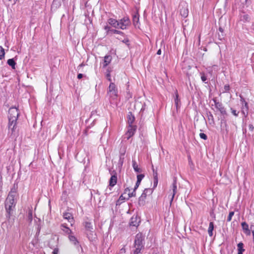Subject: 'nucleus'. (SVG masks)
Wrapping results in <instances>:
<instances>
[{
	"label": "nucleus",
	"mask_w": 254,
	"mask_h": 254,
	"mask_svg": "<svg viewBox=\"0 0 254 254\" xmlns=\"http://www.w3.org/2000/svg\"><path fill=\"white\" fill-rule=\"evenodd\" d=\"M108 23L115 28H119L118 21L115 19L110 18L108 20Z\"/></svg>",
	"instance_id": "f3484780"
},
{
	"label": "nucleus",
	"mask_w": 254,
	"mask_h": 254,
	"mask_svg": "<svg viewBox=\"0 0 254 254\" xmlns=\"http://www.w3.org/2000/svg\"><path fill=\"white\" fill-rule=\"evenodd\" d=\"M139 21V15L138 13L134 14L132 17L133 24L135 26H136Z\"/></svg>",
	"instance_id": "5701e85b"
},
{
	"label": "nucleus",
	"mask_w": 254,
	"mask_h": 254,
	"mask_svg": "<svg viewBox=\"0 0 254 254\" xmlns=\"http://www.w3.org/2000/svg\"><path fill=\"white\" fill-rule=\"evenodd\" d=\"M125 154V151H124L123 152H121L120 155H123V157H124Z\"/></svg>",
	"instance_id": "13d9d810"
},
{
	"label": "nucleus",
	"mask_w": 254,
	"mask_h": 254,
	"mask_svg": "<svg viewBox=\"0 0 254 254\" xmlns=\"http://www.w3.org/2000/svg\"><path fill=\"white\" fill-rule=\"evenodd\" d=\"M134 116L132 114L131 112H129L127 115V121L128 125H132V124L134 121Z\"/></svg>",
	"instance_id": "b1692460"
},
{
	"label": "nucleus",
	"mask_w": 254,
	"mask_h": 254,
	"mask_svg": "<svg viewBox=\"0 0 254 254\" xmlns=\"http://www.w3.org/2000/svg\"><path fill=\"white\" fill-rule=\"evenodd\" d=\"M219 31H220L222 33L223 32V28L222 27H219Z\"/></svg>",
	"instance_id": "bf43d9fd"
},
{
	"label": "nucleus",
	"mask_w": 254,
	"mask_h": 254,
	"mask_svg": "<svg viewBox=\"0 0 254 254\" xmlns=\"http://www.w3.org/2000/svg\"><path fill=\"white\" fill-rule=\"evenodd\" d=\"M231 112H232V113L236 117L238 116V112H237L236 110H234L233 109L231 108Z\"/></svg>",
	"instance_id": "49530a36"
},
{
	"label": "nucleus",
	"mask_w": 254,
	"mask_h": 254,
	"mask_svg": "<svg viewBox=\"0 0 254 254\" xmlns=\"http://www.w3.org/2000/svg\"><path fill=\"white\" fill-rule=\"evenodd\" d=\"M245 103V107L248 109V104L246 101L244 102Z\"/></svg>",
	"instance_id": "5fc2aeb1"
},
{
	"label": "nucleus",
	"mask_w": 254,
	"mask_h": 254,
	"mask_svg": "<svg viewBox=\"0 0 254 254\" xmlns=\"http://www.w3.org/2000/svg\"><path fill=\"white\" fill-rule=\"evenodd\" d=\"M3 58L0 56V60L2 59Z\"/></svg>",
	"instance_id": "69168bd1"
},
{
	"label": "nucleus",
	"mask_w": 254,
	"mask_h": 254,
	"mask_svg": "<svg viewBox=\"0 0 254 254\" xmlns=\"http://www.w3.org/2000/svg\"><path fill=\"white\" fill-rule=\"evenodd\" d=\"M224 92H228L230 90V86L228 84H226L224 87Z\"/></svg>",
	"instance_id": "a18cd8bd"
},
{
	"label": "nucleus",
	"mask_w": 254,
	"mask_h": 254,
	"mask_svg": "<svg viewBox=\"0 0 254 254\" xmlns=\"http://www.w3.org/2000/svg\"><path fill=\"white\" fill-rule=\"evenodd\" d=\"M158 183V177L154 178L153 188H155L157 187Z\"/></svg>",
	"instance_id": "c9c22d12"
},
{
	"label": "nucleus",
	"mask_w": 254,
	"mask_h": 254,
	"mask_svg": "<svg viewBox=\"0 0 254 254\" xmlns=\"http://www.w3.org/2000/svg\"><path fill=\"white\" fill-rule=\"evenodd\" d=\"M144 238L141 234H137L134 242V254H142L141 251L144 249Z\"/></svg>",
	"instance_id": "f257e3e1"
},
{
	"label": "nucleus",
	"mask_w": 254,
	"mask_h": 254,
	"mask_svg": "<svg viewBox=\"0 0 254 254\" xmlns=\"http://www.w3.org/2000/svg\"><path fill=\"white\" fill-rule=\"evenodd\" d=\"M136 130L135 126L132 125H128L127 131L126 135H127V139H128L130 137L133 135Z\"/></svg>",
	"instance_id": "f8f14e48"
},
{
	"label": "nucleus",
	"mask_w": 254,
	"mask_h": 254,
	"mask_svg": "<svg viewBox=\"0 0 254 254\" xmlns=\"http://www.w3.org/2000/svg\"><path fill=\"white\" fill-rule=\"evenodd\" d=\"M214 229V224L212 222L209 223V227L208 229V233L209 235L211 237L213 235V230Z\"/></svg>",
	"instance_id": "cd10ccee"
},
{
	"label": "nucleus",
	"mask_w": 254,
	"mask_h": 254,
	"mask_svg": "<svg viewBox=\"0 0 254 254\" xmlns=\"http://www.w3.org/2000/svg\"><path fill=\"white\" fill-rule=\"evenodd\" d=\"M17 122H13L11 123L9 121L8 123V130L9 133H10L11 135H15L16 133V130L17 128Z\"/></svg>",
	"instance_id": "0eeeda50"
},
{
	"label": "nucleus",
	"mask_w": 254,
	"mask_h": 254,
	"mask_svg": "<svg viewBox=\"0 0 254 254\" xmlns=\"http://www.w3.org/2000/svg\"><path fill=\"white\" fill-rule=\"evenodd\" d=\"M8 1H11V0H8Z\"/></svg>",
	"instance_id": "774afa93"
},
{
	"label": "nucleus",
	"mask_w": 254,
	"mask_h": 254,
	"mask_svg": "<svg viewBox=\"0 0 254 254\" xmlns=\"http://www.w3.org/2000/svg\"><path fill=\"white\" fill-rule=\"evenodd\" d=\"M62 0H54L52 5V8L53 9H57L60 7L62 4Z\"/></svg>",
	"instance_id": "6ab92c4d"
},
{
	"label": "nucleus",
	"mask_w": 254,
	"mask_h": 254,
	"mask_svg": "<svg viewBox=\"0 0 254 254\" xmlns=\"http://www.w3.org/2000/svg\"><path fill=\"white\" fill-rule=\"evenodd\" d=\"M15 206V205H14L12 203L9 204V203L5 202V207L6 210V212L8 214V216H7V217H10L11 214L12 213Z\"/></svg>",
	"instance_id": "1a4fd4ad"
},
{
	"label": "nucleus",
	"mask_w": 254,
	"mask_h": 254,
	"mask_svg": "<svg viewBox=\"0 0 254 254\" xmlns=\"http://www.w3.org/2000/svg\"><path fill=\"white\" fill-rule=\"evenodd\" d=\"M201 79L203 82H205L207 80V77L204 73H201Z\"/></svg>",
	"instance_id": "79ce46f5"
},
{
	"label": "nucleus",
	"mask_w": 254,
	"mask_h": 254,
	"mask_svg": "<svg viewBox=\"0 0 254 254\" xmlns=\"http://www.w3.org/2000/svg\"><path fill=\"white\" fill-rule=\"evenodd\" d=\"M199 136L201 138L204 139V140H206L207 139V135L204 133H200L199 134Z\"/></svg>",
	"instance_id": "37998d69"
},
{
	"label": "nucleus",
	"mask_w": 254,
	"mask_h": 254,
	"mask_svg": "<svg viewBox=\"0 0 254 254\" xmlns=\"http://www.w3.org/2000/svg\"><path fill=\"white\" fill-rule=\"evenodd\" d=\"M62 230L64 231L65 233L70 235L71 234H72V232L70 229H69L68 227H67L65 224H62L61 225Z\"/></svg>",
	"instance_id": "a878e982"
},
{
	"label": "nucleus",
	"mask_w": 254,
	"mask_h": 254,
	"mask_svg": "<svg viewBox=\"0 0 254 254\" xmlns=\"http://www.w3.org/2000/svg\"><path fill=\"white\" fill-rule=\"evenodd\" d=\"M240 19L244 23L250 21L251 18L249 15L244 11H242L240 14Z\"/></svg>",
	"instance_id": "9b49d317"
},
{
	"label": "nucleus",
	"mask_w": 254,
	"mask_h": 254,
	"mask_svg": "<svg viewBox=\"0 0 254 254\" xmlns=\"http://www.w3.org/2000/svg\"><path fill=\"white\" fill-rule=\"evenodd\" d=\"M207 114L208 119L209 121L210 122V124L214 123V118H213L212 114L211 113V112H209L208 113H207Z\"/></svg>",
	"instance_id": "7c9ffc66"
},
{
	"label": "nucleus",
	"mask_w": 254,
	"mask_h": 254,
	"mask_svg": "<svg viewBox=\"0 0 254 254\" xmlns=\"http://www.w3.org/2000/svg\"><path fill=\"white\" fill-rule=\"evenodd\" d=\"M140 221V218L137 215H133L130 218L129 224L132 226L137 227Z\"/></svg>",
	"instance_id": "9d476101"
},
{
	"label": "nucleus",
	"mask_w": 254,
	"mask_h": 254,
	"mask_svg": "<svg viewBox=\"0 0 254 254\" xmlns=\"http://www.w3.org/2000/svg\"><path fill=\"white\" fill-rule=\"evenodd\" d=\"M106 78L109 81H111V74H110V71L108 69L107 70V73L106 74Z\"/></svg>",
	"instance_id": "58836bf2"
},
{
	"label": "nucleus",
	"mask_w": 254,
	"mask_h": 254,
	"mask_svg": "<svg viewBox=\"0 0 254 254\" xmlns=\"http://www.w3.org/2000/svg\"><path fill=\"white\" fill-rule=\"evenodd\" d=\"M175 105L176 107L177 111L180 108L181 105L180 100L179 99V95L177 91L175 93V97L174 99Z\"/></svg>",
	"instance_id": "a211bd4d"
},
{
	"label": "nucleus",
	"mask_w": 254,
	"mask_h": 254,
	"mask_svg": "<svg viewBox=\"0 0 254 254\" xmlns=\"http://www.w3.org/2000/svg\"><path fill=\"white\" fill-rule=\"evenodd\" d=\"M28 218L31 221L32 219V212L31 211H29L28 212Z\"/></svg>",
	"instance_id": "de8ad7c7"
},
{
	"label": "nucleus",
	"mask_w": 254,
	"mask_h": 254,
	"mask_svg": "<svg viewBox=\"0 0 254 254\" xmlns=\"http://www.w3.org/2000/svg\"><path fill=\"white\" fill-rule=\"evenodd\" d=\"M117 177L116 175H113L111 176L110 181L109 185L111 187H114L117 183Z\"/></svg>",
	"instance_id": "4be33fe9"
},
{
	"label": "nucleus",
	"mask_w": 254,
	"mask_h": 254,
	"mask_svg": "<svg viewBox=\"0 0 254 254\" xmlns=\"http://www.w3.org/2000/svg\"><path fill=\"white\" fill-rule=\"evenodd\" d=\"M132 167L134 171L136 173H140L142 172L141 168H139L135 160H132Z\"/></svg>",
	"instance_id": "393cba45"
},
{
	"label": "nucleus",
	"mask_w": 254,
	"mask_h": 254,
	"mask_svg": "<svg viewBox=\"0 0 254 254\" xmlns=\"http://www.w3.org/2000/svg\"><path fill=\"white\" fill-rule=\"evenodd\" d=\"M143 191L146 195H150L153 192V190L150 188H147L145 189Z\"/></svg>",
	"instance_id": "2f4dec72"
},
{
	"label": "nucleus",
	"mask_w": 254,
	"mask_h": 254,
	"mask_svg": "<svg viewBox=\"0 0 254 254\" xmlns=\"http://www.w3.org/2000/svg\"><path fill=\"white\" fill-rule=\"evenodd\" d=\"M144 177V175L143 174L138 175L137 176V181L141 182Z\"/></svg>",
	"instance_id": "ea45409f"
},
{
	"label": "nucleus",
	"mask_w": 254,
	"mask_h": 254,
	"mask_svg": "<svg viewBox=\"0 0 254 254\" xmlns=\"http://www.w3.org/2000/svg\"><path fill=\"white\" fill-rule=\"evenodd\" d=\"M104 29L106 30L107 34H110V30L112 29L108 25H106L104 27Z\"/></svg>",
	"instance_id": "a19ab883"
},
{
	"label": "nucleus",
	"mask_w": 254,
	"mask_h": 254,
	"mask_svg": "<svg viewBox=\"0 0 254 254\" xmlns=\"http://www.w3.org/2000/svg\"><path fill=\"white\" fill-rule=\"evenodd\" d=\"M119 22V28L122 30L126 29L127 26L130 25V21L128 17L125 16L120 20Z\"/></svg>",
	"instance_id": "20e7f679"
},
{
	"label": "nucleus",
	"mask_w": 254,
	"mask_h": 254,
	"mask_svg": "<svg viewBox=\"0 0 254 254\" xmlns=\"http://www.w3.org/2000/svg\"><path fill=\"white\" fill-rule=\"evenodd\" d=\"M241 225L244 232L247 235H250L251 231L249 228V225L246 222H243L242 223Z\"/></svg>",
	"instance_id": "2eb2a0df"
},
{
	"label": "nucleus",
	"mask_w": 254,
	"mask_h": 254,
	"mask_svg": "<svg viewBox=\"0 0 254 254\" xmlns=\"http://www.w3.org/2000/svg\"><path fill=\"white\" fill-rule=\"evenodd\" d=\"M161 49H159L157 52V54L158 55H161Z\"/></svg>",
	"instance_id": "4d7b16f0"
},
{
	"label": "nucleus",
	"mask_w": 254,
	"mask_h": 254,
	"mask_svg": "<svg viewBox=\"0 0 254 254\" xmlns=\"http://www.w3.org/2000/svg\"><path fill=\"white\" fill-rule=\"evenodd\" d=\"M180 14L183 17H186L188 15L189 10L187 6L182 7L180 9Z\"/></svg>",
	"instance_id": "aec40b11"
},
{
	"label": "nucleus",
	"mask_w": 254,
	"mask_h": 254,
	"mask_svg": "<svg viewBox=\"0 0 254 254\" xmlns=\"http://www.w3.org/2000/svg\"><path fill=\"white\" fill-rule=\"evenodd\" d=\"M7 63L9 66H11L12 69H15L16 63L15 62V61H14V60L13 59H10L8 60Z\"/></svg>",
	"instance_id": "c756f323"
},
{
	"label": "nucleus",
	"mask_w": 254,
	"mask_h": 254,
	"mask_svg": "<svg viewBox=\"0 0 254 254\" xmlns=\"http://www.w3.org/2000/svg\"><path fill=\"white\" fill-rule=\"evenodd\" d=\"M85 228L86 230V231L89 232H92V230H93V227L91 223L89 222H85Z\"/></svg>",
	"instance_id": "c85d7f7f"
},
{
	"label": "nucleus",
	"mask_w": 254,
	"mask_h": 254,
	"mask_svg": "<svg viewBox=\"0 0 254 254\" xmlns=\"http://www.w3.org/2000/svg\"><path fill=\"white\" fill-rule=\"evenodd\" d=\"M112 59V56L110 55H106L104 57L103 66H107L111 62Z\"/></svg>",
	"instance_id": "412c9836"
},
{
	"label": "nucleus",
	"mask_w": 254,
	"mask_h": 254,
	"mask_svg": "<svg viewBox=\"0 0 254 254\" xmlns=\"http://www.w3.org/2000/svg\"><path fill=\"white\" fill-rule=\"evenodd\" d=\"M241 101L242 102H245V99H244L242 97H241Z\"/></svg>",
	"instance_id": "e2e57ef3"
},
{
	"label": "nucleus",
	"mask_w": 254,
	"mask_h": 254,
	"mask_svg": "<svg viewBox=\"0 0 254 254\" xmlns=\"http://www.w3.org/2000/svg\"><path fill=\"white\" fill-rule=\"evenodd\" d=\"M138 187H139V186L135 185L133 190H136L138 188Z\"/></svg>",
	"instance_id": "0e129e2a"
},
{
	"label": "nucleus",
	"mask_w": 254,
	"mask_h": 254,
	"mask_svg": "<svg viewBox=\"0 0 254 254\" xmlns=\"http://www.w3.org/2000/svg\"><path fill=\"white\" fill-rule=\"evenodd\" d=\"M242 4L243 5V6H244L246 5H247V4L249 3L251 1V0H240Z\"/></svg>",
	"instance_id": "e433bc0d"
},
{
	"label": "nucleus",
	"mask_w": 254,
	"mask_h": 254,
	"mask_svg": "<svg viewBox=\"0 0 254 254\" xmlns=\"http://www.w3.org/2000/svg\"><path fill=\"white\" fill-rule=\"evenodd\" d=\"M63 217L64 219H66L70 223L71 225H72V223L74 222L73 217L72 214L69 212H65L63 214Z\"/></svg>",
	"instance_id": "4468645a"
},
{
	"label": "nucleus",
	"mask_w": 254,
	"mask_h": 254,
	"mask_svg": "<svg viewBox=\"0 0 254 254\" xmlns=\"http://www.w3.org/2000/svg\"><path fill=\"white\" fill-rule=\"evenodd\" d=\"M8 120L11 123L13 122H17V118L19 116V113L18 109L15 107L10 108L8 111Z\"/></svg>",
	"instance_id": "7ed1b4c3"
},
{
	"label": "nucleus",
	"mask_w": 254,
	"mask_h": 254,
	"mask_svg": "<svg viewBox=\"0 0 254 254\" xmlns=\"http://www.w3.org/2000/svg\"><path fill=\"white\" fill-rule=\"evenodd\" d=\"M123 42L125 43H127V42H128V39H125L123 41Z\"/></svg>",
	"instance_id": "052dcab7"
},
{
	"label": "nucleus",
	"mask_w": 254,
	"mask_h": 254,
	"mask_svg": "<svg viewBox=\"0 0 254 254\" xmlns=\"http://www.w3.org/2000/svg\"><path fill=\"white\" fill-rule=\"evenodd\" d=\"M69 241L77 248H78L80 246L79 245V242L75 238V237L71 234L68 236Z\"/></svg>",
	"instance_id": "ddd939ff"
},
{
	"label": "nucleus",
	"mask_w": 254,
	"mask_h": 254,
	"mask_svg": "<svg viewBox=\"0 0 254 254\" xmlns=\"http://www.w3.org/2000/svg\"><path fill=\"white\" fill-rule=\"evenodd\" d=\"M140 182H141L140 181H137L135 185L139 186Z\"/></svg>",
	"instance_id": "680f3d73"
},
{
	"label": "nucleus",
	"mask_w": 254,
	"mask_h": 254,
	"mask_svg": "<svg viewBox=\"0 0 254 254\" xmlns=\"http://www.w3.org/2000/svg\"><path fill=\"white\" fill-rule=\"evenodd\" d=\"M153 178L158 177V174L157 171H155L154 169H153Z\"/></svg>",
	"instance_id": "09e8293b"
},
{
	"label": "nucleus",
	"mask_w": 254,
	"mask_h": 254,
	"mask_svg": "<svg viewBox=\"0 0 254 254\" xmlns=\"http://www.w3.org/2000/svg\"><path fill=\"white\" fill-rule=\"evenodd\" d=\"M17 189L18 184L17 183H14L6 199V202L9 203V204L12 203L14 205L16 204V198L18 196Z\"/></svg>",
	"instance_id": "f03ea898"
},
{
	"label": "nucleus",
	"mask_w": 254,
	"mask_h": 254,
	"mask_svg": "<svg viewBox=\"0 0 254 254\" xmlns=\"http://www.w3.org/2000/svg\"><path fill=\"white\" fill-rule=\"evenodd\" d=\"M212 100L214 103L215 108L220 111L221 114L223 115H226V111L222 104L217 101L216 98H213Z\"/></svg>",
	"instance_id": "423d86ee"
},
{
	"label": "nucleus",
	"mask_w": 254,
	"mask_h": 254,
	"mask_svg": "<svg viewBox=\"0 0 254 254\" xmlns=\"http://www.w3.org/2000/svg\"><path fill=\"white\" fill-rule=\"evenodd\" d=\"M147 195H146L143 191L141 196L139 197L138 204L140 206H143L145 204Z\"/></svg>",
	"instance_id": "dca6fc26"
},
{
	"label": "nucleus",
	"mask_w": 254,
	"mask_h": 254,
	"mask_svg": "<svg viewBox=\"0 0 254 254\" xmlns=\"http://www.w3.org/2000/svg\"><path fill=\"white\" fill-rule=\"evenodd\" d=\"M124 157H123V155H120V159H119V163L121 165H122L124 163Z\"/></svg>",
	"instance_id": "c03bdc74"
},
{
	"label": "nucleus",
	"mask_w": 254,
	"mask_h": 254,
	"mask_svg": "<svg viewBox=\"0 0 254 254\" xmlns=\"http://www.w3.org/2000/svg\"><path fill=\"white\" fill-rule=\"evenodd\" d=\"M249 129H250V130H251V131H253L254 128V126H253V125L250 124V125H249Z\"/></svg>",
	"instance_id": "8fccbe9b"
},
{
	"label": "nucleus",
	"mask_w": 254,
	"mask_h": 254,
	"mask_svg": "<svg viewBox=\"0 0 254 254\" xmlns=\"http://www.w3.org/2000/svg\"><path fill=\"white\" fill-rule=\"evenodd\" d=\"M83 76V75L82 73H79L77 75V78L81 79V78H82Z\"/></svg>",
	"instance_id": "3c124183"
},
{
	"label": "nucleus",
	"mask_w": 254,
	"mask_h": 254,
	"mask_svg": "<svg viewBox=\"0 0 254 254\" xmlns=\"http://www.w3.org/2000/svg\"><path fill=\"white\" fill-rule=\"evenodd\" d=\"M58 251L57 250L55 249L53 252V254H58Z\"/></svg>",
	"instance_id": "6e6d98bb"
},
{
	"label": "nucleus",
	"mask_w": 254,
	"mask_h": 254,
	"mask_svg": "<svg viewBox=\"0 0 254 254\" xmlns=\"http://www.w3.org/2000/svg\"><path fill=\"white\" fill-rule=\"evenodd\" d=\"M238 254H243V252H244L245 249H244V244L242 242L239 243L238 245Z\"/></svg>",
	"instance_id": "bb28decb"
},
{
	"label": "nucleus",
	"mask_w": 254,
	"mask_h": 254,
	"mask_svg": "<svg viewBox=\"0 0 254 254\" xmlns=\"http://www.w3.org/2000/svg\"><path fill=\"white\" fill-rule=\"evenodd\" d=\"M5 55L4 49L0 46V56L4 58Z\"/></svg>",
	"instance_id": "f704fd0d"
},
{
	"label": "nucleus",
	"mask_w": 254,
	"mask_h": 254,
	"mask_svg": "<svg viewBox=\"0 0 254 254\" xmlns=\"http://www.w3.org/2000/svg\"><path fill=\"white\" fill-rule=\"evenodd\" d=\"M234 214V211L230 212L229 215L227 217V221L228 222H230L232 220V217L233 216Z\"/></svg>",
	"instance_id": "72a5a7b5"
},
{
	"label": "nucleus",
	"mask_w": 254,
	"mask_h": 254,
	"mask_svg": "<svg viewBox=\"0 0 254 254\" xmlns=\"http://www.w3.org/2000/svg\"><path fill=\"white\" fill-rule=\"evenodd\" d=\"M108 94L113 99H115L117 97L118 91L115 83L111 82L110 84L108 91Z\"/></svg>",
	"instance_id": "39448f33"
},
{
	"label": "nucleus",
	"mask_w": 254,
	"mask_h": 254,
	"mask_svg": "<svg viewBox=\"0 0 254 254\" xmlns=\"http://www.w3.org/2000/svg\"><path fill=\"white\" fill-rule=\"evenodd\" d=\"M125 199H126V198H125V197H124L123 196V195H121L120 196V197H119V200H118V201H119V200H125Z\"/></svg>",
	"instance_id": "603ef678"
},
{
	"label": "nucleus",
	"mask_w": 254,
	"mask_h": 254,
	"mask_svg": "<svg viewBox=\"0 0 254 254\" xmlns=\"http://www.w3.org/2000/svg\"><path fill=\"white\" fill-rule=\"evenodd\" d=\"M79 66H82V64H80Z\"/></svg>",
	"instance_id": "338daca9"
},
{
	"label": "nucleus",
	"mask_w": 254,
	"mask_h": 254,
	"mask_svg": "<svg viewBox=\"0 0 254 254\" xmlns=\"http://www.w3.org/2000/svg\"><path fill=\"white\" fill-rule=\"evenodd\" d=\"M129 191H130V190L128 188H127V189H125L124 193H126L127 192L128 193Z\"/></svg>",
	"instance_id": "864d4df0"
},
{
	"label": "nucleus",
	"mask_w": 254,
	"mask_h": 254,
	"mask_svg": "<svg viewBox=\"0 0 254 254\" xmlns=\"http://www.w3.org/2000/svg\"><path fill=\"white\" fill-rule=\"evenodd\" d=\"M177 180L175 179L174 180V181H173V183L172 186V191L171 193V197L170 198V205L172 204V203L174 199L175 195L176 194V193L177 192Z\"/></svg>",
	"instance_id": "6e6552de"
},
{
	"label": "nucleus",
	"mask_w": 254,
	"mask_h": 254,
	"mask_svg": "<svg viewBox=\"0 0 254 254\" xmlns=\"http://www.w3.org/2000/svg\"><path fill=\"white\" fill-rule=\"evenodd\" d=\"M135 196V190H133L132 192L128 193V198H130L131 197H133Z\"/></svg>",
	"instance_id": "4c0bfd02"
},
{
	"label": "nucleus",
	"mask_w": 254,
	"mask_h": 254,
	"mask_svg": "<svg viewBox=\"0 0 254 254\" xmlns=\"http://www.w3.org/2000/svg\"><path fill=\"white\" fill-rule=\"evenodd\" d=\"M110 33L117 34H123V32L121 31H119L116 29H112L110 30Z\"/></svg>",
	"instance_id": "473e14b6"
}]
</instances>
